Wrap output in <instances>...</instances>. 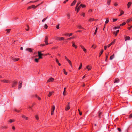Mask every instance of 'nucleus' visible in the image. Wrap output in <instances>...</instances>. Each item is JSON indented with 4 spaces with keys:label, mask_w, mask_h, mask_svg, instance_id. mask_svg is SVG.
Wrapping results in <instances>:
<instances>
[{
    "label": "nucleus",
    "mask_w": 132,
    "mask_h": 132,
    "mask_svg": "<svg viewBox=\"0 0 132 132\" xmlns=\"http://www.w3.org/2000/svg\"><path fill=\"white\" fill-rule=\"evenodd\" d=\"M103 110H101L100 111H99L98 112V116L99 118H101L102 117V116H103L104 115V114L103 113Z\"/></svg>",
    "instance_id": "f257e3e1"
},
{
    "label": "nucleus",
    "mask_w": 132,
    "mask_h": 132,
    "mask_svg": "<svg viewBox=\"0 0 132 132\" xmlns=\"http://www.w3.org/2000/svg\"><path fill=\"white\" fill-rule=\"evenodd\" d=\"M42 52V51H38V56H39V59H42V56L43 55V54L41 53Z\"/></svg>",
    "instance_id": "f03ea898"
},
{
    "label": "nucleus",
    "mask_w": 132,
    "mask_h": 132,
    "mask_svg": "<svg viewBox=\"0 0 132 132\" xmlns=\"http://www.w3.org/2000/svg\"><path fill=\"white\" fill-rule=\"evenodd\" d=\"M1 82L4 83H10V81L9 80L4 79L1 80Z\"/></svg>",
    "instance_id": "7ed1b4c3"
},
{
    "label": "nucleus",
    "mask_w": 132,
    "mask_h": 132,
    "mask_svg": "<svg viewBox=\"0 0 132 132\" xmlns=\"http://www.w3.org/2000/svg\"><path fill=\"white\" fill-rule=\"evenodd\" d=\"M12 60L14 62H15L18 61L20 60L19 58H16L14 57H11Z\"/></svg>",
    "instance_id": "20e7f679"
},
{
    "label": "nucleus",
    "mask_w": 132,
    "mask_h": 132,
    "mask_svg": "<svg viewBox=\"0 0 132 132\" xmlns=\"http://www.w3.org/2000/svg\"><path fill=\"white\" fill-rule=\"evenodd\" d=\"M17 84V82L15 81H13L12 83V87H14L15 85H16Z\"/></svg>",
    "instance_id": "39448f33"
},
{
    "label": "nucleus",
    "mask_w": 132,
    "mask_h": 132,
    "mask_svg": "<svg viewBox=\"0 0 132 132\" xmlns=\"http://www.w3.org/2000/svg\"><path fill=\"white\" fill-rule=\"evenodd\" d=\"M34 49L31 48H27L26 49V50L29 52H32L33 51Z\"/></svg>",
    "instance_id": "423d86ee"
},
{
    "label": "nucleus",
    "mask_w": 132,
    "mask_h": 132,
    "mask_svg": "<svg viewBox=\"0 0 132 132\" xmlns=\"http://www.w3.org/2000/svg\"><path fill=\"white\" fill-rule=\"evenodd\" d=\"M22 81L21 80L19 81V87L18 89H20L22 87Z\"/></svg>",
    "instance_id": "0eeeda50"
},
{
    "label": "nucleus",
    "mask_w": 132,
    "mask_h": 132,
    "mask_svg": "<svg viewBox=\"0 0 132 132\" xmlns=\"http://www.w3.org/2000/svg\"><path fill=\"white\" fill-rule=\"evenodd\" d=\"M21 110H20V109H17L16 108H15L13 110L14 112H17L18 113H19V112Z\"/></svg>",
    "instance_id": "6e6552de"
},
{
    "label": "nucleus",
    "mask_w": 132,
    "mask_h": 132,
    "mask_svg": "<svg viewBox=\"0 0 132 132\" xmlns=\"http://www.w3.org/2000/svg\"><path fill=\"white\" fill-rule=\"evenodd\" d=\"M64 39V38L63 37H58L56 38V39L59 40H63Z\"/></svg>",
    "instance_id": "1a4fd4ad"
},
{
    "label": "nucleus",
    "mask_w": 132,
    "mask_h": 132,
    "mask_svg": "<svg viewBox=\"0 0 132 132\" xmlns=\"http://www.w3.org/2000/svg\"><path fill=\"white\" fill-rule=\"evenodd\" d=\"M22 117L24 119L28 120L29 118L28 117H27L26 116H25V115H22Z\"/></svg>",
    "instance_id": "9d476101"
},
{
    "label": "nucleus",
    "mask_w": 132,
    "mask_h": 132,
    "mask_svg": "<svg viewBox=\"0 0 132 132\" xmlns=\"http://www.w3.org/2000/svg\"><path fill=\"white\" fill-rule=\"evenodd\" d=\"M54 80V79L53 78H50L47 81V82H52Z\"/></svg>",
    "instance_id": "9b49d317"
},
{
    "label": "nucleus",
    "mask_w": 132,
    "mask_h": 132,
    "mask_svg": "<svg viewBox=\"0 0 132 132\" xmlns=\"http://www.w3.org/2000/svg\"><path fill=\"white\" fill-rule=\"evenodd\" d=\"M48 39V37L47 36H46L45 37V42L46 45H47L48 44V40H47Z\"/></svg>",
    "instance_id": "f8f14e48"
},
{
    "label": "nucleus",
    "mask_w": 132,
    "mask_h": 132,
    "mask_svg": "<svg viewBox=\"0 0 132 132\" xmlns=\"http://www.w3.org/2000/svg\"><path fill=\"white\" fill-rule=\"evenodd\" d=\"M119 30H117L116 32L114 31L113 32V34L115 36H117V34L119 32Z\"/></svg>",
    "instance_id": "ddd939ff"
},
{
    "label": "nucleus",
    "mask_w": 132,
    "mask_h": 132,
    "mask_svg": "<svg viewBox=\"0 0 132 132\" xmlns=\"http://www.w3.org/2000/svg\"><path fill=\"white\" fill-rule=\"evenodd\" d=\"M77 2V0H74L72 3L71 4V6H74L76 3Z\"/></svg>",
    "instance_id": "4468645a"
},
{
    "label": "nucleus",
    "mask_w": 132,
    "mask_h": 132,
    "mask_svg": "<svg viewBox=\"0 0 132 132\" xmlns=\"http://www.w3.org/2000/svg\"><path fill=\"white\" fill-rule=\"evenodd\" d=\"M80 47L83 50V51L85 53H86V49H85L84 47L82 45L80 46Z\"/></svg>",
    "instance_id": "2eb2a0df"
},
{
    "label": "nucleus",
    "mask_w": 132,
    "mask_h": 132,
    "mask_svg": "<svg viewBox=\"0 0 132 132\" xmlns=\"http://www.w3.org/2000/svg\"><path fill=\"white\" fill-rule=\"evenodd\" d=\"M119 82V79L118 78H116L115 79L114 83H118Z\"/></svg>",
    "instance_id": "dca6fc26"
},
{
    "label": "nucleus",
    "mask_w": 132,
    "mask_h": 132,
    "mask_svg": "<svg viewBox=\"0 0 132 132\" xmlns=\"http://www.w3.org/2000/svg\"><path fill=\"white\" fill-rule=\"evenodd\" d=\"M7 127L6 126H2L1 127V128L2 129H7Z\"/></svg>",
    "instance_id": "f3484780"
},
{
    "label": "nucleus",
    "mask_w": 132,
    "mask_h": 132,
    "mask_svg": "<svg viewBox=\"0 0 132 132\" xmlns=\"http://www.w3.org/2000/svg\"><path fill=\"white\" fill-rule=\"evenodd\" d=\"M55 108H52L51 110V114L53 115L54 114V111Z\"/></svg>",
    "instance_id": "a211bd4d"
},
{
    "label": "nucleus",
    "mask_w": 132,
    "mask_h": 132,
    "mask_svg": "<svg viewBox=\"0 0 132 132\" xmlns=\"http://www.w3.org/2000/svg\"><path fill=\"white\" fill-rule=\"evenodd\" d=\"M86 69H88V70L89 71L92 68V67L90 65L87 66L86 67Z\"/></svg>",
    "instance_id": "6ab92c4d"
},
{
    "label": "nucleus",
    "mask_w": 132,
    "mask_h": 132,
    "mask_svg": "<svg viewBox=\"0 0 132 132\" xmlns=\"http://www.w3.org/2000/svg\"><path fill=\"white\" fill-rule=\"evenodd\" d=\"M67 61L69 63L70 65L71 66V67H72V65L71 61L70 60H69V59Z\"/></svg>",
    "instance_id": "aec40b11"
},
{
    "label": "nucleus",
    "mask_w": 132,
    "mask_h": 132,
    "mask_svg": "<svg viewBox=\"0 0 132 132\" xmlns=\"http://www.w3.org/2000/svg\"><path fill=\"white\" fill-rule=\"evenodd\" d=\"M131 2H129L127 4L128 8H129L130 7L131 5Z\"/></svg>",
    "instance_id": "412c9836"
},
{
    "label": "nucleus",
    "mask_w": 132,
    "mask_h": 132,
    "mask_svg": "<svg viewBox=\"0 0 132 132\" xmlns=\"http://www.w3.org/2000/svg\"><path fill=\"white\" fill-rule=\"evenodd\" d=\"M132 20V17L128 19L127 21V23H129L130 21Z\"/></svg>",
    "instance_id": "4be33fe9"
},
{
    "label": "nucleus",
    "mask_w": 132,
    "mask_h": 132,
    "mask_svg": "<svg viewBox=\"0 0 132 132\" xmlns=\"http://www.w3.org/2000/svg\"><path fill=\"white\" fill-rule=\"evenodd\" d=\"M72 46L73 47H75L76 48L77 47V46L75 45V43L73 42L72 43Z\"/></svg>",
    "instance_id": "5701e85b"
},
{
    "label": "nucleus",
    "mask_w": 132,
    "mask_h": 132,
    "mask_svg": "<svg viewBox=\"0 0 132 132\" xmlns=\"http://www.w3.org/2000/svg\"><path fill=\"white\" fill-rule=\"evenodd\" d=\"M15 121V119H10L9 120V122L10 123H11L13 122H14Z\"/></svg>",
    "instance_id": "b1692460"
},
{
    "label": "nucleus",
    "mask_w": 132,
    "mask_h": 132,
    "mask_svg": "<svg viewBox=\"0 0 132 132\" xmlns=\"http://www.w3.org/2000/svg\"><path fill=\"white\" fill-rule=\"evenodd\" d=\"M114 54H113L111 56H110V60H111L113 59L114 58Z\"/></svg>",
    "instance_id": "393cba45"
},
{
    "label": "nucleus",
    "mask_w": 132,
    "mask_h": 132,
    "mask_svg": "<svg viewBox=\"0 0 132 132\" xmlns=\"http://www.w3.org/2000/svg\"><path fill=\"white\" fill-rule=\"evenodd\" d=\"M130 39V37L129 36H127L126 37L125 41L129 40Z\"/></svg>",
    "instance_id": "a878e982"
},
{
    "label": "nucleus",
    "mask_w": 132,
    "mask_h": 132,
    "mask_svg": "<svg viewBox=\"0 0 132 132\" xmlns=\"http://www.w3.org/2000/svg\"><path fill=\"white\" fill-rule=\"evenodd\" d=\"M39 0H36V1H30V2H29V3H32L36 2H37Z\"/></svg>",
    "instance_id": "bb28decb"
},
{
    "label": "nucleus",
    "mask_w": 132,
    "mask_h": 132,
    "mask_svg": "<svg viewBox=\"0 0 132 132\" xmlns=\"http://www.w3.org/2000/svg\"><path fill=\"white\" fill-rule=\"evenodd\" d=\"M40 59H39V57L38 58H35V61L36 62H38V60Z\"/></svg>",
    "instance_id": "cd10ccee"
},
{
    "label": "nucleus",
    "mask_w": 132,
    "mask_h": 132,
    "mask_svg": "<svg viewBox=\"0 0 132 132\" xmlns=\"http://www.w3.org/2000/svg\"><path fill=\"white\" fill-rule=\"evenodd\" d=\"M81 7V6H80V5L78 7L77 9V13H78Z\"/></svg>",
    "instance_id": "c85d7f7f"
},
{
    "label": "nucleus",
    "mask_w": 132,
    "mask_h": 132,
    "mask_svg": "<svg viewBox=\"0 0 132 132\" xmlns=\"http://www.w3.org/2000/svg\"><path fill=\"white\" fill-rule=\"evenodd\" d=\"M103 52V50H102L100 51V53H99V56H100L101 55H102V54Z\"/></svg>",
    "instance_id": "c756f323"
},
{
    "label": "nucleus",
    "mask_w": 132,
    "mask_h": 132,
    "mask_svg": "<svg viewBox=\"0 0 132 132\" xmlns=\"http://www.w3.org/2000/svg\"><path fill=\"white\" fill-rule=\"evenodd\" d=\"M53 93V92H50L49 93V94L48 95V96L49 97L52 94V93Z\"/></svg>",
    "instance_id": "7c9ffc66"
},
{
    "label": "nucleus",
    "mask_w": 132,
    "mask_h": 132,
    "mask_svg": "<svg viewBox=\"0 0 132 132\" xmlns=\"http://www.w3.org/2000/svg\"><path fill=\"white\" fill-rule=\"evenodd\" d=\"M111 2V0H108L107 4L108 5H109Z\"/></svg>",
    "instance_id": "2f4dec72"
},
{
    "label": "nucleus",
    "mask_w": 132,
    "mask_h": 132,
    "mask_svg": "<svg viewBox=\"0 0 132 132\" xmlns=\"http://www.w3.org/2000/svg\"><path fill=\"white\" fill-rule=\"evenodd\" d=\"M109 20L108 18H107L106 21H105V23L106 24L107 23L109 22Z\"/></svg>",
    "instance_id": "473e14b6"
},
{
    "label": "nucleus",
    "mask_w": 132,
    "mask_h": 132,
    "mask_svg": "<svg viewBox=\"0 0 132 132\" xmlns=\"http://www.w3.org/2000/svg\"><path fill=\"white\" fill-rule=\"evenodd\" d=\"M77 27L78 28H79V29H83V28L82 27L81 25H78V26H77Z\"/></svg>",
    "instance_id": "72a5a7b5"
},
{
    "label": "nucleus",
    "mask_w": 132,
    "mask_h": 132,
    "mask_svg": "<svg viewBox=\"0 0 132 132\" xmlns=\"http://www.w3.org/2000/svg\"><path fill=\"white\" fill-rule=\"evenodd\" d=\"M31 8H33L34 9L36 8V6L34 5H31Z\"/></svg>",
    "instance_id": "f704fd0d"
},
{
    "label": "nucleus",
    "mask_w": 132,
    "mask_h": 132,
    "mask_svg": "<svg viewBox=\"0 0 132 132\" xmlns=\"http://www.w3.org/2000/svg\"><path fill=\"white\" fill-rule=\"evenodd\" d=\"M11 30V29H6V31L7 32L6 33L9 32H10Z\"/></svg>",
    "instance_id": "c9c22d12"
},
{
    "label": "nucleus",
    "mask_w": 132,
    "mask_h": 132,
    "mask_svg": "<svg viewBox=\"0 0 132 132\" xmlns=\"http://www.w3.org/2000/svg\"><path fill=\"white\" fill-rule=\"evenodd\" d=\"M48 27V26H47V24H45L44 25V27L46 29Z\"/></svg>",
    "instance_id": "e433bc0d"
},
{
    "label": "nucleus",
    "mask_w": 132,
    "mask_h": 132,
    "mask_svg": "<svg viewBox=\"0 0 132 132\" xmlns=\"http://www.w3.org/2000/svg\"><path fill=\"white\" fill-rule=\"evenodd\" d=\"M126 24V23L125 22H123L122 23L120 24V26H122L125 25Z\"/></svg>",
    "instance_id": "4c0bfd02"
},
{
    "label": "nucleus",
    "mask_w": 132,
    "mask_h": 132,
    "mask_svg": "<svg viewBox=\"0 0 132 132\" xmlns=\"http://www.w3.org/2000/svg\"><path fill=\"white\" fill-rule=\"evenodd\" d=\"M35 96L37 98L38 100H41V98L40 97H39L36 95H35Z\"/></svg>",
    "instance_id": "58836bf2"
},
{
    "label": "nucleus",
    "mask_w": 132,
    "mask_h": 132,
    "mask_svg": "<svg viewBox=\"0 0 132 132\" xmlns=\"http://www.w3.org/2000/svg\"><path fill=\"white\" fill-rule=\"evenodd\" d=\"M35 118L37 120H38L39 119V117H38V116L37 115H36L35 116Z\"/></svg>",
    "instance_id": "ea45409f"
},
{
    "label": "nucleus",
    "mask_w": 132,
    "mask_h": 132,
    "mask_svg": "<svg viewBox=\"0 0 132 132\" xmlns=\"http://www.w3.org/2000/svg\"><path fill=\"white\" fill-rule=\"evenodd\" d=\"M74 38V37H71L69 38H68V39H67V40H70V39H73Z\"/></svg>",
    "instance_id": "a19ab883"
},
{
    "label": "nucleus",
    "mask_w": 132,
    "mask_h": 132,
    "mask_svg": "<svg viewBox=\"0 0 132 132\" xmlns=\"http://www.w3.org/2000/svg\"><path fill=\"white\" fill-rule=\"evenodd\" d=\"M80 6H81V7L82 8H84L86 7L85 5H83L82 4H80Z\"/></svg>",
    "instance_id": "79ce46f5"
},
{
    "label": "nucleus",
    "mask_w": 132,
    "mask_h": 132,
    "mask_svg": "<svg viewBox=\"0 0 132 132\" xmlns=\"http://www.w3.org/2000/svg\"><path fill=\"white\" fill-rule=\"evenodd\" d=\"M81 15L83 16V17H84L85 16V13H84L82 12L81 14Z\"/></svg>",
    "instance_id": "37998d69"
},
{
    "label": "nucleus",
    "mask_w": 132,
    "mask_h": 132,
    "mask_svg": "<svg viewBox=\"0 0 132 132\" xmlns=\"http://www.w3.org/2000/svg\"><path fill=\"white\" fill-rule=\"evenodd\" d=\"M82 63H81L80 64V67L78 68V69L80 70L81 69V67H82Z\"/></svg>",
    "instance_id": "c03bdc74"
},
{
    "label": "nucleus",
    "mask_w": 132,
    "mask_h": 132,
    "mask_svg": "<svg viewBox=\"0 0 132 132\" xmlns=\"http://www.w3.org/2000/svg\"><path fill=\"white\" fill-rule=\"evenodd\" d=\"M78 110L79 111V114L80 115H82V112H81L80 110L79 109H78Z\"/></svg>",
    "instance_id": "a18cd8bd"
},
{
    "label": "nucleus",
    "mask_w": 132,
    "mask_h": 132,
    "mask_svg": "<svg viewBox=\"0 0 132 132\" xmlns=\"http://www.w3.org/2000/svg\"><path fill=\"white\" fill-rule=\"evenodd\" d=\"M94 19L93 18H90L89 19V21H92L94 20Z\"/></svg>",
    "instance_id": "49530a36"
},
{
    "label": "nucleus",
    "mask_w": 132,
    "mask_h": 132,
    "mask_svg": "<svg viewBox=\"0 0 132 132\" xmlns=\"http://www.w3.org/2000/svg\"><path fill=\"white\" fill-rule=\"evenodd\" d=\"M92 47L95 49L96 47V46L95 45H93L92 46Z\"/></svg>",
    "instance_id": "de8ad7c7"
},
{
    "label": "nucleus",
    "mask_w": 132,
    "mask_h": 132,
    "mask_svg": "<svg viewBox=\"0 0 132 132\" xmlns=\"http://www.w3.org/2000/svg\"><path fill=\"white\" fill-rule=\"evenodd\" d=\"M115 41H116V39H114V40H113L112 42L111 43H112V44H113L114 43Z\"/></svg>",
    "instance_id": "09e8293b"
},
{
    "label": "nucleus",
    "mask_w": 132,
    "mask_h": 132,
    "mask_svg": "<svg viewBox=\"0 0 132 132\" xmlns=\"http://www.w3.org/2000/svg\"><path fill=\"white\" fill-rule=\"evenodd\" d=\"M120 13L122 15L124 13V12L122 10L120 11Z\"/></svg>",
    "instance_id": "8fccbe9b"
},
{
    "label": "nucleus",
    "mask_w": 132,
    "mask_h": 132,
    "mask_svg": "<svg viewBox=\"0 0 132 132\" xmlns=\"http://www.w3.org/2000/svg\"><path fill=\"white\" fill-rule=\"evenodd\" d=\"M117 19H113V22H115L116 21H117Z\"/></svg>",
    "instance_id": "3c124183"
},
{
    "label": "nucleus",
    "mask_w": 132,
    "mask_h": 132,
    "mask_svg": "<svg viewBox=\"0 0 132 132\" xmlns=\"http://www.w3.org/2000/svg\"><path fill=\"white\" fill-rule=\"evenodd\" d=\"M31 6H29V7H28L27 8V9L28 10H29L30 9H31Z\"/></svg>",
    "instance_id": "603ef678"
},
{
    "label": "nucleus",
    "mask_w": 132,
    "mask_h": 132,
    "mask_svg": "<svg viewBox=\"0 0 132 132\" xmlns=\"http://www.w3.org/2000/svg\"><path fill=\"white\" fill-rule=\"evenodd\" d=\"M117 129L118 130L120 131V132H121V129L120 128H117Z\"/></svg>",
    "instance_id": "864d4df0"
},
{
    "label": "nucleus",
    "mask_w": 132,
    "mask_h": 132,
    "mask_svg": "<svg viewBox=\"0 0 132 132\" xmlns=\"http://www.w3.org/2000/svg\"><path fill=\"white\" fill-rule=\"evenodd\" d=\"M119 27H116L114 28L115 29H117L119 28Z\"/></svg>",
    "instance_id": "5fc2aeb1"
},
{
    "label": "nucleus",
    "mask_w": 132,
    "mask_h": 132,
    "mask_svg": "<svg viewBox=\"0 0 132 132\" xmlns=\"http://www.w3.org/2000/svg\"><path fill=\"white\" fill-rule=\"evenodd\" d=\"M132 117V114H130V115L129 116V118H130Z\"/></svg>",
    "instance_id": "6e6d98bb"
},
{
    "label": "nucleus",
    "mask_w": 132,
    "mask_h": 132,
    "mask_svg": "<svg viewBox=\"0 0 132 132\" xmlns=\"http://www.w3.org/2000/svg\"><path fill=\"white\" fill-rule=\"evenodd\" d=\"M70 109V108H65V110L66 111L69 110Z\"/></svg>",
    "instance_id": "4d7b16f0"
},
{
    "label": "nucleus",
    "mask_w": 132,
    "mask_h": 132,
    "mask_svg": "<svg viewBox=\"0 0 132 132\" xmlns=\"http://www.w3.org/2000/svg\"><path fill=\"white\" fill-rule=\"evenodd\" d=\"M80 3V2H78L77 4L76 5H77V6H78Z\"/></svg>",
    "instance_id": "13d9d810"
},
{
    "label": "nucleus",
    "mask_w": 132,
    "mask_h": 132,
    "mask_svg": "<svg viewBox=\"0 0 132 132\" xmlns=\"http://www.w3.org/2000/svg\"><path fill=\"white\" fill-rule=\"evenodd\" d=\"M64 57H65V60L67 61V60H68L69 59L67 58V56H64Z\"/></svg>",
    "instance_id": "bf43d9fd"
},
{
    "label": "nucleus",
    "mask_w": 132,
    "mask_h": 132,
    "mask_svg": "<svg viewBox=\"0 0 132 132\" xmlns=\"http://www.w3.org/2000/svg\"><path fill=\"white\" fill-rule=\"evenodd\" d=\"M112 45V43H111L110 44L108 45V47H109Z\"/></svg>",
    "instance_id": "052dcab7"
},
{
    "label": "nucleus",
    "mask_w": 132,
    "mask_h": 132,
    "mask_svg": "<svg viewBox=\"0 0 132 132\" xmlns=\"http://www.w3.org/2000/svg\"><path fill=\"white\" fill-rule=\"evenodd\" d=\"M57 47H54L52 48V49H56L57 48Z\"/></svg>",
    "instance_id": "680f3d73"
},
{
    "label": "nucleus",
    "mask_w": 132,
    "mask_h": 132,
    "mask_svg": "<svg viewBox=\"0 0 132 132\" xmlns=\"http://www.w3.org/2000/svg\"><path fill=\"white\" fill-rule=\"evenodd\" d=\"M56 61L57 63L59 62V61L57 59H56Z\"/></svg>",
    "instance_id": "e2e57ef3"
},
{
    "label": "nucleus",
    "mask_w": 132,
    "mask_h": 132,
    "mask_svg": "<svg viewBox=\"0 0 132 132\" xmlns=\"http://www.w3.org/2000/svg\"><path fill=\"white\" fill-rule=\"evenodd\" d=\"M69 103H68V104L67 105L66 107H67V108L70 107V106L69 105Z\"/></svg>",
    "instance_id": "0e129e2a"
},
{
    "label": "nucleus",
    "mask_w": 132,
    "mask_h": 132,
    "mask_svg": "<svg viewBox=\"0 0 132 132\" xmlns=\"http://www.w3.org/2000/svg\"><path fill=\"white\" fill-rule=\"evenodd\" d=\"M56 28L57 29H59V25L57 26Z\"/></svg>",
    "instance_id": "69168bd1"
},
{
    "label": "nucleus",
    "mask_w": 132,
    "mask_h": 132,
    "mask_svg": "<svg viewBox=\"0 0 132 132\" xmlns=\"http://www.w3.org/2000/svg\"><path fill=\"white\" fill-rule=\"evenodd\" d=\"M12 129L13 130H14L15 129V127L14 126H13L12 127Z\"/></svg>",
    "instance_id": "338daca9"
},
{
    "label": "nucleus",
    "mask_w": 132,
    "mask_h": 132,
    "mask_svg": "<svg viewBox=\"0 0 132 132\" xmlns=\"http://www.w3.org/2000/svg\"><path fill=\"white\" fill-rule=\"evenodd\" d=\"M72 34H72V33H70V34H69V37H70V36H71L72 35Z\"/></svg>",
    "instance_id": "774afa93"
}]
</instances>
